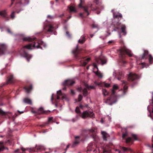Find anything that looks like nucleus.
<instances>
[{"instance_id": "f257e3e1", "label": "nucleus", "mask_w": 153, "mask_h": 153, "mask_svg": "<svg viewBox=\"0 0 153 153\" xmlns=\"http://www.w3.org/2000/svg\"><path fill=\"white\" fill-rule=\"evenodd\" d=\"M35 39V38H32L30 37H24L23 38V41L32 42L31 43L24 46L20 51L21 55L26 58L28 62H29V60L32 56L27 53L26 50V49L31 50L32 49V48H34L42 49L43 47L45 48L46 46V44L40 40H34Z\"/></svg>"}, {"instance_id": "f03ea898", "label": "nucleus", "mask_w": 153, "mask_h": 153, "mask_svg": "<svg viewBox=\"0 0 153 153\" xmlns=\"http://www.w3.org/2000/svg\"><path fill=\"white\" fill-rule=\"evenodd\" d=\"M127 55L129 57H131L133 56V54L130 50L128 49L125 46H124L120 50L119 54L120 62L123 64L126 63L124 59Z\"/></svg>"}, {"instance_id": "7ed1b4c3", "label": "nucleus", "mask_w": 153, "mask_h": 153, "mask_svg": "<svg viewBox=\"0 0 153 153\" xmlns=\"http://www.w3.org/2000/svg\"><path fill=\"white\" fill-rule=\"evenodd\" d=\"M83 2V1L80 0V3L79 4V7L83 8L84 10V12L83 13H81L79 14L80 16L82 18H85L89 15L88 12L89 8L92 10H95L97 9V7H94V5L92 4H89L87 7L82 6V5Z\"/></svg>"}, {"instance_id": "20e7f679", "label": "nucleus", "mask_w": 153, "mask_h": 153, "mask_svg": "<svg viewBox=\"0 0 153 153\" xmlns=\"http://www.w3.org/2000/svg\"><path fill=\"white\" fill-rule=\"evenodd\" d=\"M118 86L117 85H113L112 89L111 91V96L107 99L105 101L106 103H107L110 105H112L116 102V98L115 96V90L118 89Z\"/></svg>"}, {"instance_id": "39448f33", "label": "nucleus", "mask_w": 153, "mask_h": 153, "mask_svg": "<svg viewBox=\"0 0 153 153\" xmlns=\"http://www.w3.org/2000/svg\"><path fill=\"white\" fill-rule=\"evenodd\" d=\"M112 24L117 29H119V27H117L120 26L121 27V32L123 33V35L124 36L126 35V26L124 25H121V23L118 21V20H117L116 21H114L113 22Z\"/></svg>"}, {"instance_id": "423d86ee", "label": "nucleus", "mask_w": 153, "mask_h": 153, "mask_svg": "<svg viewBox=\"0 0 153 153\" xmlns=\"http://www.w3.org/2000/svg\"><path fill=\"white\" fill-rule=\"evenodd\" d=\"M82 50L79 49L78 46H77L75 49L72 51V52L74 55L75 57L77 59H80L84 58L82 56Z\"/></svg>"}, {"instance_id": "0eeeda50", "label": "nucleus", "mask_w": 153, "mask_h": 153, "mask_svg": "<svg viewBox=\"0 0 153 153\" xmlns=\"http://www.w3.org/2000/svg\"><path fill=\"white\" fill-rule=\"evenodd\" d=\"M54 29L53 25L51 24L48 23H45L44 25L43 31L45 33H51L53 32Z\"/></svg>"}, {"instance_id": "6e6552de", "label": "nucleus", "mask_w": 153, "mask_h": 153, "mask_svg": "<svg viewBox=\"0 0 153 153\" xmlns=\"http://www.w3.org/2000/svg\"><path fill=\"white\" fill-rule=\"evenodd\" d=\"M96 62L99 64L103 65L106 64L107 62V59L106 57L101 56L96 59Z\"/></svg>"}, {"instance_id": "1a4fd4ad", "label": "nucleus", "mask_w": 153, "mask_h": 153, "mask_svg": "<svg viewBox=\"0 0 153 153\" xmlns=\"http://www.w3.org/2000/svg\"><path fill=\"white\" fill-rule=\"evenodd\" d=\"M140 78L139 76L136 74L130 73L128 76V80L129 82L135 81Z\"/></svg>"}, {"instance_id": "9d476101", "label": "nucleus", "mask_w": 153, "mask_h": 153, "mask_svg": "<svg viewBox=\"0 0 153 153\" xmlns=\"http://www.w3.org/2000/svg\"><path fill=\"white\" fill-rule=\"evenodd\" d=\"M80 116L82 118L84 119L88 117H94V114L93 112H88L87 111H83Z\"/></svg>"}, {"instance_id": "9b49d317", "label": "nucleus", "mask_w": 153, "mask_h": 153, "mask_svg": "<svg viewBox=\"0 0 153 153\" xmlns=\"http://www.w3.org/2000/svg\"><path fill=\"white\" fill-rule=\"evenodd\" d=\"M33 85L31 83L27 84L23 87V89L25 92L29 93L31 92L33 89Z\"/></svg>"}, {"instance_id": "f8f14e48", "label": "nucleus", "mask_w": 153, "mask_h": 153, "mask_svg": "<svg viewBox=\"0 0 153 153\" xmlns=\"http://www.w3.org/2000/svg\"><path fill=\"white\" fill-rule=\"evenodd\" d=\"M75 83V82L71 79H68L65 80L63 82L62 85L64 86H69L72 85Z\"/></svg>"}, {"instance_id": "ddd939ff", "label": "nucleus", "mask_w": 153, "mask_h": 153, "mask_svg": "<svg viewBox=\"0 0 153 153\" xmlns=\"http://www.w3.org/2000/svg\"><path fill=\"white\" fill-rule=\"evenodd\" d=\"M111 12L113 13V16L114 19H119L122 18V15L120 13L114 12V9L112 10Z\"/></svg>"}, {"instance_id": "4468645a", "label": "nucleus", "mask_w": 153, "mask_h": 153, "mask_svg": "<svg viewBox=\"0 0 153 153\" xmlns=\"http://www.w3.org/2000/svg\"><path fill=\"white\" fill-rule=\"evenodd\" d=\"M44 148L43 146L41 145L36 146L35 148L30 149V152H36L39 150H43Z\"/></svg>"}, {"instance_id": "2eb2a0df", "label": "nucleus", "mask_w": 153, "mask_h": 153, "mask_svg": "<svg viewBox=\"0 0 153 153\" xmlns=\"http://www.w3.org/2000/svg\"><path fill=\"white\" fill-rule=\"evenodd\" d=\"M113 75L114 76L119 80H121V79H122L124 76L123 74L121 71L119 72L118 73V76L117 75L115 71H114V72H113Z\"/></svg>"}, {"instance_id": "dca6fc26", "label": "nucleus", "mask_w": 153, "mask_h": 153, "mask_svg": "<svg viewBox=\"0 0 153 153\" xmlns=\"http://www.w3.org/2000/svg\"><path fill=\"white\" fill-rule=\"evenodd\" d=\"M122 137L125 140V142L127 143H129L131 140V137H128V133L126 132L123 134Z\"/></svg>"}, {"instance_id": "f3484780", "label": "nucleus", "mask_w": 153, "mask_h": 153, "mask_svg": "<svg viewBox=\"0 0 153 153\" xmlns=\"http://www.w3.org/2000/svg\"><path fill=\"white\" fill-rule=\"evenodd\" d=\"M6 49V45L4 44L0 43V55L4 54Z\"/></svg>"}, {"instance_id": "a211bd4d", "label": "nucleus", "mask_w": 153, "mask_h": 153, "mask_svg": "<svg viewBox=\"0 0 153 153\" xmlns=\"http://www.w3.org/2000/svg\"><path fill=\"white\" fill-rule=\"evenodd\" d=\"M47 111H45L43 108L42 107L39 108L37 111H33L32 112L35 114H46Z\"/></svg>"}, {"instance_id": "6ab92c4d", "label": "nucleus", "mask_w": 153, "mask_h": 153, "mask_svg": "<svg viewBox=\"0 0 153 153\" xmlns=\"http://www.w3.org/2000/svg\"><path fill=\"white\" fill-rule=\"evenodd\" d=\"M8 16L5 10L0 11V18L7 19Z\"/></svg>"}, {"instance_id": "aec40b11", "label": "nucleus", "mask_w": 153, "mask_h": 153, "mask_svg": "<svg viewBox=\"0 0 153 153\" xmlns=\"http://www.w3.org/2000/svg\"><path fill=\"white\" fill-rule=\"evenodd\" d=\"M122 151L120 150L119 149H116V151L118 152V153H123L124 152L128 151H131V149L130 148H126L125 147H122L121 148Z\"/></svg>"}, {"instance_id": "412c9836", "label": "nucleus", "mask_w": 153, "mask_h": 153, "mask_svg": "<svg viewBox=\"0 0 153 153\" xmlns=\"http://www.w3.org/2000/svg\"><path fill=\"white\" fill-rule=\"evenodd\" d=\"M148 54L149 52L148 51L144 50V52L143 54L141 55V59H146L147 58Z\"/></svg>"}, {"instance_id": "4be33fe9", "label": "nucleus", "mask_w": 153, "mask_h": 153, "mask_svg": "<svg viewBox=\"0 0 153 153\" xmlns=\"http://www.w3.org/2000/svg\"><path fill=\"white\" fill-rule=\"evenodd\" d=\"M68 8L70 13H75L76 12L75 7L72 6H69Z\"/></svg>"}, {"instance_id": "5701e85b", "label": "nucleus", "mask_w": 153, "mask_h": 153, "mask_svg": "<svg viewBox=\"0 0 153 153\" xmlns=\"http://www.w3.org/2000/svg\"><path fill=\"white\" fill-rule=\"evenodd\" d=\"M57 97H56V100H59L60 98V96H62V99L65 98L64 96H63L62 94L61 90H59L57 92Z\"/></svg>"}, {"instance_id": "b1692460", "label": "nucleus", "mask_w": 153, "mask_h": 153, "mask_svg": "<svg viewBox=\"0 0 153 153\" xmlns=\"http://www.w3.org/2000/svg\"><path fill=\"white\" fill-rule=\"evenodd\" d=\"M91 60V58H88L85 59L84 61L81 62V64L82 66H85L88 62H89Z\"/></svg>"}, {"instance_id": "393cba45", "label": "nucleus", "mask_w": 153, "mask_h": 153, "mask_svg": "<svg viewBox=\"0 0 153 153\" xmlns=\"http://www.w3.org/2000/svg\"><path fill=\"white\" fill-rule=\"evenodd\" d=\"M23 101L24 102L29 105L32 104L31 100L27 98H25L23 99Z\"/></svg>"}, {"instance_id": "a878e982", "label": "nucleus", "mask_w": 153, "mask_h": 153, "mask_svg": "<svg viewBox=\"0 0 153 153\" xmlns=\"http://www.w3.org/2000/svg\"><path fill=\"white\" fill-rule=\"evenodd\" d=\"M13 76L11 75L9 76L7 80V82L6 84L8 83H12L13 82Z\"/></svg>"}, {"instance_id": "bb28decb", "label": "nucleus", "mask_w": 153, "mask_h": 153, "mask_svg": "<svg viewBox=\"0 0 153 153\" xmlns=\"http://www.w3.org/2000/svg\"><path fill=\"white\" fill-rule=\"evenodd\" d=\"M101 134L102 135L104 140H106V138L108 136V134L105 131H102Z\"/></svg>"}, {"instance_id": "cd10ccee", "label": "nucleus", "mask_w": 153, "mask_h": 153, "mask_svg": "<svg viewBox=\"0 0 153 153\" xmlns=\"http://www.w3.org/2000/svg\"><path fill=\"white\" fill-rule=\"evenodd\" d=\"M149 61L150 64L153 63V57L151 54L149 55Z\"/></svg>"}, {"instance_id": "c85d7f7f", "label": "nucleus", "mask_w": 153, "mask_h": 153, "mask_svg": "<svg viewBox=\"0 0 153 153\" xmlns=\"http://www.w3.org/2000/svg\"><path fill=\"white\" fill-rule=\"evenodd\" d=\"M83 96L85 97L88 95V91L87 89L86 88H84L82 90Z\"/></svg>"}, {"instance_id": "c756f323", "label": "nucleus", "mask_w": 153, "mask_h": 153, "mask_svg": "<svg viewBox=\"0 0 153 153\" xmlns=\"http://www.w3.org/2000/svg\"><path fill=\"white\" fill-rule=\"evenodd\" d=\"M4 149L3 142H0V152L2 151Z\"/></svg>"}, {"instance_id": "7c9ffc66", "label": "nucleus", "mask_w": 153, "mask_h": 153, "mask_svg": "<svg viewBox=\"0 0 153 153\" xmlns=\"http://www.w3.org/2000/svg\"><path fill=\"white\" fill-rule=\"evenodd\" d=\"M122 82H123V83H122L123 84H125V85L124 86V87H123L124 89L125 90H127V88H128V87L126 85H127L128 82H126V81H125L124 80L122 81Z\"/></svg>"}, {"instance_id": "2f4dec72", "label": "nucleus", "mask_w": 153, "mask_h": 153, "mask_svg": "<svg viewBox=\"0 0 153 153\" xmlns=\"http://www.w3.org/2000/svg\"><path fill=\"white\" fill-rule=\"evenodd\" d=\"M102 92L103 94L105 96L108 95V92L105 89H102Z\"/></svg>"}, {"instance_id": "473e14b6", "label": "nucleus", "mask_w": 153, "mask_h": 153, "mask_svg": "<svg viewBox=\"0 0 153 153\" xmlns=\"http://www.w3.org/2000/svg\"><path fill=\"white\" fill-rule=\"evenodd\" d=\"M79 141L78 140H76L74 143L71 146L72 148L74 147L75 146H76L79 143Z\"/></svg>"}, {"instance_id": "72a5a7b5", "label": "nucleus", "mask_w": 153, "mask_h": 153, "mask_svg": "<svg viewBox=\"0 0 153 153\" xmlns=\"http://www.w3.org/2000/svg\"><path fill=\"white\" fill-rule=\"evenodd\" d=\"M85 41V39L84 37H83L81 39H80L79 41L78 42L79 43L83 44Z\"/></svg>"}, {"instance_id": "f704fd0d", "label": "nucleus", "mask_w": 153, "mask_h": 153, "mask_svg": "<svg viewBox=\"0 0 153 153\" xmlns=\"http://www.w3.org/2000/svg\"><path fill=\"white\" fill-rule=\"evenodd\" d=\"M7 114V112L4 111L1 109H0V115L2 116H5Z\"/></svg>"}, {"instance_id": "c9c22d12", "label": "nucleus", "mask_w": 153, "mask_h": 153, "mask_svg": "<svg viewBox=\"0 0 153 153\" xmlns=\"http://www.w3.org/2000/svg\"><path fill=\"white\" fill-rule=\"evenodd\" d=\"M110 150L108 149H107L106 148L104 149L103 150V153H110Z\"/></svg>"}, {"instance_id": "e433bc0d", "label": "nucleus", "mask_w": 153, "mask_h": 153, "mask_svg": "<svg viewBox=\"0 0 153 153\" xmlns=\"http://www.w3.org/2000/svg\"><path fill=\"white\" fill-rule=\"evenodd\" d=\"M86 87L88 89H94L95 87L94 86H88V85H86Z\"/></svg>"}, {"instance_id": "4c0bfd02", "label": "nucleus", "mask_w": 153, "mask_h": 153, "mask_svg": "<svg viewBox=\"0 0 153 153\" xmlns=\"http://www.w3.org/2000/svg\"><path fill=\"white\" fill-rule=\"evenodd\" d=\"M11 1H12V3L11 5L13 4V2L14 1H16V3H19L20 4H21V0H11Z\"/></svg>"}, {"instance_id": "58836bf2", "label": "nucleus", "mask_w": 153, "mask_h": 153, "mask_svg": "<svg viewBox=\"0 0 153 153\" xmlns=\"http://www.w3.org/2000/svg\"><path fill=\"white\" fill-rule=\"evenodd\" d=\"M95 73L99 77H102V74L101 73H100L98 71H97L96 72H95Z\"/></svg>"}, {"instance_id": "ea45409f", "label": "nucleus", "mask_w": 153, "mask_h": 153, "mask_svg": "<svg viewBox=\"0 0 153 153\" xmlns=\"http://www.w3.org/2000/svg\"><path fill=\"white\" fill-rule=\"evenodd\" d=\"M91 26L93 28H98V25L95 23L93 24Z\"/></svg>"}, {"instance_id": "a19ab883", "label": "nucleus", "mask_w": 153, "mask_h": 153, "mask_svg": "<svg viewBox=\"0 0 153 153\" xmlns=\"http://www.w3.org/2000/svg\"><path fill=\"white\" fill-rule=\"evenodd\" d=\"M131 136L135 140H137L138 138L137 135L135 134H132Z\"/></svg>"}, {"instance_id": "79ce46f5", "label": "nucleus", "mask_w": 153, "mask_h": 153, "mask_svg": "<svg viewBox=\"0 0 153 153\" xmlns=\"http://www.w3.org/2000/svg\"><path fill=\"white\" fill-rule=\"evenodd\" d=\"M75 112L76 113L79 114L80 113L79 108L78 107H76L75 109Z\"/></svg>"}, {"instance_id": "37998d69", "label": "nucleus", "mask_w": 153, "mask_h": 153, "mask_svg": "<svg viewBox=\"0 0 153 153\" xmlns=\"http://www.w3.org/2000/svg\"><path fill=\"white\" fill-rule=\"evenodd\" d=\"M15 12L13 11L10 14V16L12 19H14L15 18Z\"/></svg>"}, {"instance_id": "c03bdc74", "label": "nucleus", "mask_w": 153, "mask_h": 153, "mask_svg": "<svg viewBox=\"0 0 153 153\" xmlns=\"http://www.w3.org/2000/svg\"><path fill=\"white\" fill-rule=\"evenodd\" d=\"M82 95L81 94H79V95L78 98V101H79V102L81 100H82Z\"/></svg>"}, {"instance_id": "a18cd8bd", "label": "nucleus", "mask_w": 153, "mask_h": 153, "mask_svg": "<svg viewBox=\"0 0 153 153\" xmlns=\"http://www.w3.org/2000/svg\"><path fill=\"white\" fill-rule=\"evenodd\" d=\"M66 36L68 37H71V35L69 34V32L68 31H66Z\"/></svg>"}, {"instance_id": "49530a36", "label": "nucleus", "mask_w": 153, "mask_h": 153, "mask_svg": "<svg viewBox=\"0 0 153 153\" xmlns=\"http://www.w3.org/2000/svg\"><path fill=\"white\" fill-rule=\"evenodd\" d=\"M89 131L90 133H91L92 134H94L95 132V130L93 129H91L89 130Z\"/></svg>"}, {"instance_id": "de8ad7c7", "label": "nucleus", "mask_w": 153, "mask_h": 153, "mask_svg": "<svg viewBox=\"0 0 153 153\" xmlns=\"http://www.w3.org/2000/svg\"><path fill=\"white\" fill-rule=\"evenodd\" d=\"M47 18L48 19H54L55 18H54L53 16H51L50 15H48L47 16Z\"/></svg>"}, {"instance_id": "09e8293b", "label": "nucleus", "mask_w": 153, "mask_h": 153, "mask_svg": "<svg viewBox=\"0 0 153 153\" xmlns=\"http://www.w3.org/2000/svg\"><path fill=\"white\" fill-rule=\"evenodd\" d=\"M104 85L105 87H108L110 86V84L108 83H105Z\"/></svg>"}, {"instance_id": "8fccbe9b", "label": "nucleus", "mask_w": 153, "mask_h": 153, "mask_svg": "<svg viewBox=\"0 0 153 153\" xmlns=\"http://www.w3.org/2000/svg\"><path fill=\"white\" fill-rule=\"evenodd\" d=\"M53 118L52 117H50L48 118V121L49 122H50L52 120Z\"/></svg>"}, {"instance_id": "3c124183", "label": "nucleus", "mask_w": 153, "mask_h": 153, "mask_svg": "<svg viewBox=\"0 0 153 153\" xmlns=\"http://www.w3.org/2000/svg\"><path fill=\"white\" fill-rule=\"evenodd\" d=\"M94 83L95 84L98 85H100V83L97 82H95Z\"/></svg>"}, {"instance_id": "603ef678", "label": "nucleus", "mask_w": 153, "mask_h": 153, "mask_svg": "<svg viewBox=\"0 0 153 153\" xmlns=\"http://www.w3.org/2000/svg\"><path fill=\"white\" fill-rule=\"evenodd\" d=\"M7 31L8 33H10V34L12 33L11 32L10 30L9 29H8L7 30Z\"/></svg>"}, {"instance_id": "864d4df0", "label": "nucleus", "mask_w": 153, "mask_h": 153, "mask_svg": "<svg viewBox=\"0 0 153 153\" xmlns=\"http://www.w3.org/2000/svg\"><path fill=\"white\" fill-rule=\"evenodd\" d=\"M114 42V41H109L108 42V43L109 44H111L112 43H113Z\"/></svg>"}, {"instance_id": "5fc2aeb1", "label": "nucleus", "mask_w": 153, "mask_h": 153, "mask_svg": "<svg viewBox=\"0 0 153 153\" xmlns=\"http://www.w3.org/2000/svg\"><path fill=\"white\" fill-rule=\"evenodd\" d=\"M93 65L94 68H97V69H98V68L97 67V65L95 63H94L93 64Z\"/></svg>"}, {"instance_id": "6e6d98bb", "label": "nucleus", "mask_w": 153, "mask_h": 153, "mask_svg": "<svg viewBox=\"0 0 153 153\" xmlns=\"http://www.w3.org/2000/svg\"><path fill=\"white\" fill-rule=\"evenodd\" d=\"M71 93L73 95L74 94H75L74 91L73 90H71Z\"/></svg>"}, {"instance_id": "4d7b16f0", "label": "nucleus", "mask_w": 153, "mask_h": 153, "mask_svg": "<svg viewBox=\"0 0 153 153\" xmlns=\"http://www.w3.org/2000/svg\"><path fill=\"white\" fill-rule=\"evenodd\" d=\"M69 146L70 145H68L67 146V147H66V149H65V151L66 152L67 150V149L69 148Z\"/></svg>"}, {"instance_id": "13d9d810", "label": "nucleus", "mask_w": 153, "mask_h": 153, "mask_svg": "<svg viewBox=\"0 0 153 153\" xmlns=\"http://www.w3.org/2000/svg\"><path fill=\"white\" fill-rule=\"evenodd\" d=\"M82 88H77V90L79 91H81Z\"/></svg>"}, {"instance_id": "bf43d9fd", "label": "nucleus", "mask_w": 153, "mask_h": 153, "mask_svg": "<svg viewBox=\"0 0 153 153\" xmlns=\"http://www.w3.org/2000/svg\"><path fill=\"white\" fill-rule=\"evenodd\" d=\"M21 150H22V151L23 152H24L25 151L26 149H25V148L22 147L21 148Z\"/></svg>"}, {"instance_id": "052dcab7", "label": "nucleus", "mask_w": 153, "mask_h": 153, "mask_svg": "<svg viewBox=\"0 0 153 153\" xmlns=\"http://www.w3.org/2000/svg\"><path fill=\"white\" fill-rule=\"evenodd\" d=\"M64 14H62V15H60L59 16V18H62V17L63 16H64Z\"/></svg>"}, {"instance_id": "680f3d73", "label": "nucleus", "mask_w": 153, "mask_h": 153, "mask_svg": "<svg viewBox=\"0 0 153 153\" xmlns=\"http://www.w3.org/2000/svg\"><path fill=\"white\" fill-rule=\"evenodd\" d=\"M19 149H18L16 150H15V152H19Z\"/></svg>"}, {"instance_id": "e2e57ef3", "label": "nucleus", "mask_w": 153, "mask_h": 153, "mask_svg": "<svg viewBox=\"0 0 153 153\" xmlns=\"http://www.w3.org/2000/svg\"><path fill=\"white\" fill-rule=\"evenodd\" d=\"M79 107L82 108H83V107H84V106L82 105H79Z\"/></svg>"}, {"instance_id": "0e129e2a", "label": "nucleus", "mask_w": 153, "mask_h": 153, "mask_svg": "<svg viewBox=\"0 0 153 153\" xmlns=\"http://www.w3.org/2000/svg\"><path fill=\"white\" fill-rule=\"evenodd\" d=\"M53 95H52V97H51V101H52L53 100Z\"/></svg>"}, {"instance_id": "69168bd1", "label": "nucleus", "mask_w": 153, "mask_h": 153, "mask_svg": "<svg viewBox=\"0 0 153 153\" xmlns=\"http://www.w3.org/2000/svg\"><path fill=\"white\" fill-rule=\"evenodd\" d=\"M18 111L20 114L24 113V112L23 111L20 112L19 111Z\"/></svg>"}, {"instance_id": "338daca9", "label": "nucleus", "mask_w": 153, "mask_h": 153, "mask_svg": "<svg viewBox=\"0 0 153 153\" xmlns=\"http://www.w3.org/2000/svg\"><path fill=\"white\" fill-rule=\"evenodd\" d=\"M133 153H142L141 152H134Z\"/></svg>"}, {"instance_id": "774afa93", "label": "nucleus", "mask_w": 153, "mask_h": 153, "mask_svg": "<svg viewBox=\"0 0 153 153\" xmlns=\"http://www.w3.org/2000/svg\"><path fill=\"white\" fill-rule=\"evenodd\" d=\"M66 89V87H65L63 88V90H65Z\"/></svg>"}]
</instances>
